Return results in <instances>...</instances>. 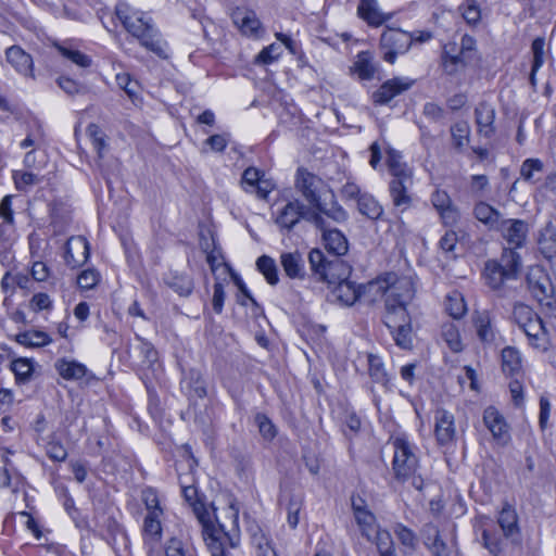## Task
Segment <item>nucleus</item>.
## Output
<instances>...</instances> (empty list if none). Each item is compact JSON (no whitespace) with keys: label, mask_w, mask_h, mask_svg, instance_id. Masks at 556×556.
Wrapping results in <instances>:
<instances>
[{"label":"nucleus","mask_w":556,"mask_h":556,"mask_svg":"<svg viewBox=\"0 0 556 556\" xmlns=\"http://www.w3.org/2000/svg\"><path fill=\"white\" fill-rule=\"evenodd\" d=\"M193 479L190 476H179L182 495L192 507L194 515L202 526L203 539L212 556H225L224 545L229 542L235 546L239 532V508L233 504L225 509L223 519L216 517V525L210 519V514L198 500V490L189 484Z\"/></svg>","instance_id":"1"},{"label":"nucleus","mask_w":556,"mask_h":556,"mask_svg":"<svg viewBox=\"0 0 556 556\" xmlns=\"http://www.w3.org/2000/svg\"><path fill=\"white\" fill-rule=\"evenodd\" d=\"M115 13L124 28L135 37L142 47L160 58H167V45L162 40L159 30L146 13L134 9L126 2H118Z\"/></svg>","instance_id":"2"},{"label":"nucleus","mask_w":556,"mask_h":556,"mask_svg":"<svg viewBox=\"0 0 556 556\" xmlns=\"http://www.w3.org/2000/svg\"><path fill=\"white\" fill-rule=\"evenodd\" d=\"M372 300L376 296L384 298L386 313H397L407 311L408 303L415 294V287L412 277L397 276L394 273H387L377 279L368 282L365 287Z\"/></svg>","instance_id":"3"},{"label":"nucleus","mask_w":556,"mask_h":556,"mask_svg":"<svg viewBox=\"0 0 556 556\" xmlns=\"http://www.w3.org/2000/svg\"><path fill=\"white\" fill-rule=\"evenodd\" d=\"M352 508L362 534L376 545L379 556H394V542L390 532L380 529L374 514L366 509L364 501L353 497Z\"/></svg>","instance_id":"4"},{"label":"nucleus","mask_w":556,"mask_h":556,"mask_svg":"<svg viewBox=\"0 0 556 556\" xmlns=\"http://www.w3.org/2000/svg\"><path fill=\"white\" fill-rule=\"evenodd\" d=\"M325 181L318 177L317 175L308 172L305 168H298L294 179V188L295 190L303 197V199L308 203V207L312 211H317L324 217L330 216V213L323 205L320 199L321 193L326 189ZM334 219H343L345 218V212L341 208L337 210L333 215H331Z\"/></svg>","instance_id":"5"},{"label":"nucleus","mask_w":556,"mask_h":556,"mask_svg":"<svg viewBox=\"0 0 556 556\" xmlns=\"http://www.w3.org/2000/svg\"><path fill=\"white\" fill-rule=\"evenodd\" d=\"M302 218L314 224L319 229L325 227V219L319 212L312 211L298 199L278 206L274 213V220L282 230H291Z\"/></svg>","instance_id":"6"},{"label":"nucleus","mask_w":556,"mask_h":556,"mask_svg":"<svg viewBox=\"0 0 556 556\" xmlns=\"http://www.w3.org/2000/svg\"><path fill=\"white\" fill-rule=\"evenodd\" d=\"M392 445L394 448L392 467L395 478L401 481L413 478L414 485L419 488L415 479V473L417 472L419 464L416 447L405 435L394 437L392 439Z\"/></svg>","instance_id":"7"},{"label":"nucleus","mask_w":556,"mask_h":556,"mask_svg":"<svg viewBox=\"0 0 556 556\" xmlns=\"http://www.w3.org/2000/svg\"><path fill=\"white\" fill-rule=\"evenodd\" d=\"M413 42V35L399 28H387L380 39L383 60L393 64L399 54L408 51Z\"/></svg>","instance_id":"8"},{"label":"nucleus","mask_w":556,"mask_h":556,"mask_svg":"<svg viewBox=\"0 0 556 556\" xmlns=\"http://www.w3.org/2000/svg\"><path fill=\"white\" fill-rule=\"evenodd\" d=\"M384 324L391 330L395 343L405 350L413 345L412 320L407 311L397 313H386Z\"/></svg>","instance_id":"9"},{"label":"nucleus","mask_w":556,"mask_h":556,"mask_svg":"<svg viewBox=\"0 0 556 556\" xmlns=\"http://www.w3.org/2000/svg\"><path fill=\"white\" fill-rule=\"evenodd\" d=\"M414 84L415 80L408 77L388 79L372 93V101L378 105L388 104L396 96L409 90Z\"/></svg>","instance_id":"10"},{"label":"nucleus","mask_w":556,"mask_h":556,"mask_svg":"<svg viewBox=\"0 0 556 556\" xmlns=\"http://www.w3.org/2000/svg\"><path fill=\"white\" fill-rule=\"evenodd\" d=\"M233 24L240 33L247 37L258 39L264 34V28L256 13L245 8H237L232 14Z\"/></svg>","instance_id":"11"},{"label":"nucleus","mask_w":556,"mask_h":556,"mask_svg":"<svg viewBox=\"0 0 556 556\" xmlns=\"http://www.w3.org/2000/svg\"><path fill=\"white\" fill-rule=\"evenodd\" d=\"M413 186V173L403 176L392 177L389 184V192L392 203L401 212L410 207L413 199L409 189Z\"/></svg>","instance_id":"12"},{"label":"nucleus","mask_w":556,"mask_h":556,"mask_svg":"<svg viewBox=\"0 0 556 556\" xmlns=\"http://www.w3.org/2000/svg\"><path fill=\"white\" fill-rule=\"evenodd\" d=\"M241 185L247 192L255 193L260 199H266L275 189V184L255 167H248L243 172Z\"/></svg>","instance_id":"13"},{"label":"nucleus","mask_w":556,"mask_h":556,"mask_svg":"<svg viewBox=\"0 0 556 556\" xmlns=\"http://www.w3.org/2000/svg\"><path fill=\"white\" fill-rule=\"evenodd\" d=\"M431 203L445 226H454L459 220V211L453 204L445 190L435 189L431 194Z\"/></svg>","instance_id":"14"},{"label":"nucleus","mask_w":556,"mask_h":556,"mask_svg":"<svg viewBox=\"0 0 556 556\" xmlns=\"http://www.w3.org/2000/svg\"><path fill=\"white\" fill-rule=\"evenodd\" d=\"M456 433L455 418L446 409L439 408L434 413V435L439 444L446 445L454 441Z\"/></svg>","instance_id":"15"},{"label":"nucleus","mask_w":556,"mask_h":556,"mask_svg":"<svg viewBox=\"0 0 556 556\" xmlns=\"http://www.w3.org/2000/svg\"><path fill=\"white\" fill-rule=\"evenodd\" d=\"M89 243L85 237H71L65 245L64 260L67 266L76 268L84 265L89 257Z\"/></svg>","instance_id":"16"},{"label":"nucleus","mask_w":556,"mask_h":556,"mask_svg":"<svg viewBox=\"0 0 556 556\" xmlns=\"http://www.w3.org/2000/svg\"><path fill=\"white\" fill-rule=\"evenodd\" d=\"M351 266L343 260L334 257L326 262L321 273L318 275V279L327 282L329 287L345 281L351 275Z\"/></svg>","instance_id":"17"},{"label":"nucleus","mask_w":556,"mask_h":556,"mask_svg":"<svg viewBox=\"0 0 556 556\" xmlns=\"http://www.w3.org/2000/svg\"><path fill=\"white\" fill-rule=\"evenodd\" d=\"M483 422L495 440L502 444L509 441V427L495 407L489 406L484 409Z\"/></svg>","instance_id":"18"},{"label":"nucleus","mask_w":556,"mask_h":556,"mask_svg":"<svg viewBox=\"0 0 556 556\" xmlns=\"http://www.w3.org/2000/svg\"><path fill=\"white\" fill-rule=\"evenodd\" d=\"M366 286H357L346 279L332 287V296L337 303L343 306H352L363 294L368 293Z\"/></svg>","instance_id":"19"},{"label":"nucleus","mask_w":556,"mask_h":556,"mask_svg":"<svg viewBox=\"0 0 556 556\" xmlns=\"http://www.w3.org/2000/svg\"><path fill=\"white\" fill-rule=\"evenodd\" d=\"M495 108L486 101H481L475 109V118L480 135L490 138L495 132Z\"/></svg>","instance_id":"20"},{"label":"nucleus","mask_w":556,"mask_h":556,"mask_svg":"<svg viewBox=\"0 0 556 556\" xmlns=\"http://www.w3.org/2000/svg\"><path fill=\"white\" fill-rule=\"evenodd\" d=\"M504 239L515 249L520 248L528 235V225L520 219L502 220L500 227Z\"/></svg>","instance_id":"21"},{"label":"nucleus","mask_w":556,"mask_h":556,"mask_svg":"<svg viewBox=\"0 0 556 556\" xmlns=\"http://www.w3.org/2000/svg\"><path fill=\"white\" fill-rule=\"evenodd\" d=\"M5 58L16 72L26 77H34L33 75V59L21 47L12 46L7 49Z\"/></svg>","instance_id":"22"},{"label":"nucleus","mask_w":556,"mask_h":556,"mask_svg":"<svg viewBox=\"0 0 556 556\" xmlns=\"http://www.w3.org/2000/svg\"><path fill=\"white\" fill-rule=\"evenodd\" d=\"M425 544L428 546L433 556H453V545H447L440 538L439 530L435 526L429 523L422 529Z\"/></svg>","instance_id":"23"},{"label":"nucleus","mask_w":556,"mask_h":556,"mask_svg":"<svg viewBox=\"0 0 556 556\" xmlns=\"http://www.w3.org/2000/svg\"><path fill=\"white\" fill-rule=\"evenodd\" d=\"M357 15L369 26L378 27L391 18L390 14L380 11L377 0H361Z\"/></svg>","instance_id":"24"},{"label":"nucleus","mask_w":556,"mask_h":556,"mask_svg":"<svg viewBox=\"0 0 556 556\" xmlns=\"http://www.w3.org/2000/svg\"><path fill=\"white\" fill-rule=\"evenodd\" d=\"M472 324L481 342H494L496 331L493 326L491 314L488 311H476L472 315Z\"/></svg>","instance_id":"25"},{"label":"nucleus","mask_w":556,"mask_h":556,"mask_svg":"<svg viewBox=\"0 0 556 556\" xmlns=\"http://www.w3.org/2000/svg\"><path fill=\"white\" fill-rule=\"evenodd\" d=\"M161 517L154 514H148L143 520L142 536L144 544L151 553L162 539Z\"/></svg>","instance_id":"26"},{"label":"nucleus","mask_w":556,"mask_h":556,"mask_svg":"<svg viewBox=\"0 0 556 556\" xmlns=\"http://www.w3.org/2000/svg\"><path fill=\"white\" fill-rule=\"evenodd\" d=\"M523 332L528 337L529 343L541 351H545L548 345V336L543 326L542 319L538 316L525 328Z\"/></svg>","instance_id":"27"},{"label":"nucleus","mask_w":556,"mask_h":556,"mask_svg":"<svg viewBox=\"0 0 556 556\" xmlns=\"http://www.w3.org/2000/svg\"><path fill=\"white\" fill-rule=\"evenodd\" d=\"M527 281L532 294L542 302L549 291V285L543 270L540 267L531 268L527 275Z\"/></svg>","instance_id":"28"},{"label":"nucleus","mask_w":556,"mask_h":556,"mask_svg":"<svg viewBox=\"0 0 556 556\" xmlns=\"http://www.w3.org/2000/svg\"><path fill=\"white\" fill-rule=\"evenodd\" d=\"M497 522L507 539H514L519 534L518 516L514 507L506 504L500 511Z\"/></svg>","instance_id":"29"},{"label":"nucleus","mask_w":556,"mask_h":556,"mask_svg":"<svg viewBox=\"0 0 556 556\" xmlns=\"http://www.w3.org/2000/svg\"><path fill=\"white\" fill-rule=\"evenodd\" d=\"M281 266L289 278H303L305 275L304 260L299 252L282 253L280 256Z\"/></svg>","instance_id":"30"},{"label":"nucleus","mask_w":556,"mask_h":556,"mask_svg":"<svg viewBox=\"0 0 556 556\" xmlns=\"http://www.w3.org/2000/svg\"><path fill=\"white\" fill-rule=\"evenodd\" d=\"M475 217L486 225L490 229L500 227L501 213L485 202H478L473 207Z\"/></svg>","instance_id":"31"},{"label":"nucleus","mask_w":556,"mask_h":556,"mask_svg":"<svg viewBox=\"0 0 556 556\" xmlns=\"http://www.w3.org/2000/svg\"><path fill=\"white\" fill-rule=\"evenodd\" d=\"M326 226L321 229L324 230V241L326 249L333 253L337 256L343 255L348 252V240L343 236L342 232H340L337 229H329L325 230Z\"/></svg>","instance_id":"32"},{"label":"nucleus","mask_w":556,"mask_h":556,"mask_svg":"<svg viewBox=\"0 0 556 556\" xmlns=\"http://www.w3.org/2000/svg\"><path fill=\"white\" fill-rule=\"evenodd\" d=\"M59 375L66 380H78L86 376L87 368L76 361L59 359L55 363Z\"/></svg>","instance_id":"33"},{"label":"nucleus","mask_w":556,"mask_h":556,"mask_svg":"<svg viewBox=\"0 0 556 556\" xmlns=\"http://www.w3.org/2000/svg\"><path fill=\"white\" fill-rule=\"evenodd\" d=\"M501 269L509 279H515L521 267L520 255L514 249H504L501 260L497 262Z\"/></svg>","instance_id":"34"},{"label":"nucleus","mask_w":556,"mask_h":556,"mask_svg":"<svg viewBox=\"0 0 556 556\" xmlns=\"http://www.w3.org/2000/svg\"><path fill=\"white\" fill-rule=\"evenodd\" d=\"M357 208L362 215L372 220H377L383 215L382 205L369 193L359 195Z\"/></svg>","instance_id":"35"},{"label":"nucleus","mask_w":556,"mask_h":556,"mask_svg":"<svg viewBox=\"0 0 556 556\" xmlns=\"http://www.w3.org/2000/svg\"><path fill=\"white\" fill-rule=\"evenodd\" d=\"M522 361L519 351L513 346H507L502 351V369L509 376L520 372Z\"/></svg>","instance_id":"36"},{"label":"nucleus","mask_w":556,"mask_h":556,"mask_svg":"<svg viewBox=\"0 0 556 556\" xmlns=\"http://www.w3.org/2000/svg\"><path fill=\"white\" fill-rule=\"evenodd\" d=\"M15 340L26 348H41L52 342L50 336L39 330H28L16 334Z\"/></svg>","instance_id":"37"},{"label":"nucleus","mask_w":556,"mask_h":556,"mask_svg":"<svg viewBox=\"0 0 556 556\" xmlns=\"http://www.w3.org/2000/svg\"><path fill=\"white\" fill-rule=\"evenodd\" d=\"M375 71L376 68L371 62V55L368 52L358 53L352 66V72L356 74L359 79L368 80L374 77Z\"/></svg>","instance_id":"38"},{"label":"nucleus","mask_w":556,"mask_h":556,"mask_svg":"<svg viewBox=\"0 0 556 556\" xmlns=\"http://www.w3.org/2000/svg\"><path fill=\"white\" fill-rule=\"evenodd\" d=\"M543 170L544 164L540 159H527L520 167V176L525 181L535 184L540 180Z\"/></svg>","instance_id":"39"},{"label":"nucleus","mask_w":556,"mask_h":556,"mask_svg":"<svg viewBox=\"0 0 556 556\" xmlns=\"http://www.w3.org/2000/svg\"><path fill=\"white\" fill-rule=\"evenodd\" d=\"M484 277L490 288L500 289L505 280H509L506 274L497 265V261H488L484 267Z\"/></svg>","instance_id":"40"},{"label":"nucleus","mask_w":556,"mask_h":556,"mask_svg":"<svg viewBox=\"0 0 556 556\" xmlns=\"http://www.w3.org/2000/svg\"><path fill=\"white\" fill-rule=\"evenodd\" d=\"M257 269L263 274L269 285H276L279 281L278 269L274 258L263 255L256 261Z\"/></svg>","instance_id":"41"},{"label":"nucleus","mask_w":556,"mask_h":556,"mask_svg":"<svg viewBox=\"0 0 556 556\" xmlns=\"http://www.w3.org/2000/svg\"><path fill=\"white\" fill-rule=\"evenodd\" d=\"M445 308L455 319L463 317L467 311L465 299L462 293L454 291L446 296Z\"/></svg>","instance_id":"42"},{"label":"nucleus","mask_w":556,"mask_h":556,"mask_svg":"<svg viewBox=\"0 0 556 556\" xmlns=\"http://www.w3.org/2000/svg\"><path fill=\"white\" fill-rule=\"evenodd\" d=\"M55 48L64 58L79 67L87 68L92 64L91 58L79 50L67 48L61 45H55Z\"/></svg>","instance_id":"43"},{"label":"nucleus","mask_w":556,"mask_h":556,"mask_svg":"<svg viewBox=\"0 0 556 556\" xmlns=\"http://www.w3.org/2000/svg\"><path fill=\"white\" fill-rule=\"evenodd\" d=\"M367 362L370 377L376 382L386 384L388 382V377L381 358L377 355L368 354Z\"/></svg>","instance_id":"44"},{"label":"nucleus","mask_w":556,"mask_h":556,"mask_svg":"<svg viewBox=\"0 0 556 556\" xmlns=\"http://www.w3.org/2000/svg\"><path fill=\"white\" fill-rule=\"evenodd\" d=\"M442 338L453 352L457 353L463 350L460 334L455 325H444L442 327Z\"/></svg>","instance_id":"45"},{"label":"nucleus","mask_w":556,"mask_h":556,"mask_svg":"<svg viewBox=\"0 0 556 556\" xmlns=\"http://www.w3.org/2000/svg\"><path fill=\"white\" fill-rule=\"evenodd\" d=\"M455 149L463 150L469 143L470 129L466 123H457L451 128Z\"/></svg>","instance_id":"46"},{"label":"nucleus","mask_w":556,"mask_h":556,"mask_svg":"<svg viewBox=\"0 0 556 556\" xmlns=\"http://www.w3.org/2000/svg\"><path fill=\"white\" fill-rule=\"evenodd\" d=\"M544 46L545 40L544 38L538 37L533 40L531 50L533 53V62H532V68L530 74V80L532 85H534V75L536 71L543 65L544 63Z\"/></svg>","instance_id":"47"},{"label":"nucleus","mask_w":556,"mask_h":556,"mask_svg":"<svg viewBox=\"0 0 556 556\" xmlns=\"http://www.w3.org/2000/svg\"><path fill=\"white\" fill-rule=\"evenodd\" d=\"M388 167L392 177L403 176L413 173V169L402 162V155L395 151H390L387 159Z\"/></svg>","instance_id":"48"},{"label":"nucleus","mask_w":556,"mask_h":556,"mask_svg":"<svg viewBox=\"0 0 556 556\" xmlns=\"http://www.w3.org/2000/svg\"><path fill=\"white\" fill-rule=\"evenodd\" d=\"M11 369L17 380H27L33 374L34 363L29 358H16L11 363Z\"/></svg>","instance_id":"49"},{"label":"nucleus","mask_w":556,"mask_h":556,"mask_svg":"<svg viewBox=\"0 0 556 556\" xmlns=\"http://www.w3.org/2000/svg\"><path fill=\"white\" fill-rule=\"evenodd\" d=\"M513 317L515 323L522 329L536 318L538 315L528 305L517 304L514 307Z\"/></svg>","instance_id":"50"},{"label":"nucleus","mask_w":556,"mask_h":556,"mask_svg":"<svg viewBox=\"0 0 556 556\" xmlns=\"http://www.w3.org/2000/svg\"><path fill=\"white\" fill-rule=\"evenodd\" d=\"M282 53V49L277 43H271L268 47H265L256 56H255V63L256 64H271L273 62L277 61Z\"/></svg>","instance_id":"51"},{"label":"nucleus","mask_w":556,"mask_h":556,"mask_svg":"<svg viewBox=\"0 0 556 556\" xmlns=\"http://www.w3.org/2000/svg\"><path fill=\"white\" fill-rule=\"evenodd\" d=\"M87 135L90 138L98 155L101 157L102 152L104 151V149L106 147L105 136H104L102 129L96 124H90L87 127Z\"/></svg>","instance_id":"52"},{"label":"nucleus","mask_w":556,"mask_h":556,"mask_svg":"<svg viewBox=\"0 0 556 556\" xmlns=\"http://www.w3.org/2000/svg\"><path fill=\"white\" fill-rule=\"evenodd\" d=\"M21 484V476L14 471V468L2 466L0 468V488L12 486L16 491Z\"/></svg>","instance_id":"53"},{"label":"nucleus","mask_w":556,"mask_h":556,"mask_svg":"<svg viewBox=\"0 0 556 556\" xmlns=\"http://www.w3.org/2000/svg\"><path fill=\"white\" fill-rule=\"evenodd\" d=\"M142 501L148 510V514L163 516V509L160 506V501L156 492L153 489H146L142 491Z\"/></svg>","instance_id":"54"},{"label":"nucleus","mask_w":556,"mask_h":556,"mask_svg":"<svg viewBox=\"0 0 556 556\" xmlns=\"http://www.w3.org/2000/svg\"><path fill=\"white\" fill-rule=\"evenodd\" d=\"M169 287L179 295L187 296L192 292L193 282L189 276H174L169 281Z\"/></svg>","instance_id":"55"},{"label":"nucleus","mask_w":556,"mask_h":556,"mask_svg":"<svg viewBox=\"0 0 556 556\" xmlns=\"http://www.w3.org/2000/svg\"><path fill=\"white\" fill-rule=\"evenodd\" d=\"M13 179L16 189L21 191L39 182L38 176L30 172L16 170L13 173Z\"/></svg>","instance_id":"56"},{"label":"nucleus","mask_w":556,"mask_h":556,"mask_svg":"<svg viewBox=\"0 0 556 556\" xmlns=\"http://www.w3.org/2000/svg\"><path fill=\"white\" fill-rule=\"evenodd\" d=\"M255 424L257 425L258 427V431L261 433V435L265 439V440H273L276 434H277V430H276V427L274 426V424L269 420V418L263 414H257L255 416Z\"/></svg>","instance_id":"57"},{"label":"nucleus","mask_w":556,"mask_h":556,"mask_svg":"<svg viewBox=\"0 0 556 556\" xmlns=\"http://www.w3.org/2000/svg\"><path fill=\"white\" fill-rule=\"evenodd\" d=\"M394 532L399 539V541L406 547L410 549H415L417 544V539L415 533L403 525H397L394 529Z\"/></svg>","instance_id":"58"},{"label":"nucleus","mask_w":556,"mask_h":556,"mask_svg":"<svg viewBox=\"0 0 556 556\" xmlns=\"http://www.w3.org/2000/svg\"><path fill=\"white\" fill-rule=\"evenodd\" d=\"M462 15L469 25H476L481 20V11L473 1H468L462 8Z\"/></svg>","instance_id":"59"},{"label":"nucleus","mask_w":556,"mask_h":556,"mask_svg":"<svg viewBox=\"0 0 556 556\" xmlns=\"http://www.w3.org/2000/svg\"><path fill=\"white\" fill-rule=\"evenodd\" d=\"M99 282V274L93 269L84 270L77 277V285L79 288L90 290Z\"/></svg>","instance_id":"60"},{"label":"nucleus","mask_w":556,"mask_h":556,"mask_svg":"<svg viewBox=\"0 0 556 556\" xmlns=\"http://www.w3.org/2000/svg\"><path fill=\"white\" fill-rule=\"evenodd\" d=\"M482 540L484 547L488 548L491 554L497 556L501 553V540L492 534L488 528H483L482 530Z\"/></svg>","instance_id":"61"},{"label":"nucleus","mask_w":556,"mask_h":556,"mask_svg":"<svg viewBox=\"0 0 556 556\" xmlns=\"http://www.w3.org/2000/svg\"><path fill=\"white\" fill-rule=\"evenodd\" d=\"M541 252L547 257L552 258L556 255V238L553 233L543 235L539 240Z\"/></svg>","instance_id":"62"},{"label":"nucleus","mask_w":556,"mask_h":556,"mask_svg":"<svg viewBox=\"0 0 556 556\" xmlns=\"http://www.w3.org/2000/svg\"><path fill=\"white\" fill-rule=\"evenodd\" d=\"M327 261L328 260H326L324 253L320 250H312L308 254L311 269L316 276H318L321 273L323 267L326 265Z\"/></svg>","instance_id":"63"},{"label":"nucleus","mask_w":556,"mask_h":556,"mask_svg":"<svg viewBox=\"0 0 556 556\" xmlns=\"http://www.w3.org/2000/svg\"><path fill=\"white\" fill-rule=\"evenodd\" d=\"M165 555L166 556H186V549H185L184 543L176 538H172L166 543Z\"/></svg>","instance_id":"64"}]
</instances>
